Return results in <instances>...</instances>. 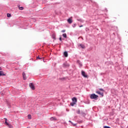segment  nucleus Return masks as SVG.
Masks as SVG:
<instances>
[{
    "mask_svg": "<svg viewBox=\"0 0 128 128\" xmlns=\"http://www.w3.org/2000/svg\"><path fill=\"white\" fill-rule=\"evenodd\" d=\"M98 96L94 94H92L90 96V98H91V100H98Z\"/></svg>",
    "mask_w": 128,
    "mask_h": 128,
    "instance_id": "1",
    "label": "nucleus"
},
{
    "mask_svg": "<svg viewBox=\"0 0 128 128\" xmlns=\"http://www.w3.org/2000/svg\"><path fill=\"white\" fill-rule=\"evenodd\" d=\"M30 87V88H32V90H36V88H34V84L32 83H30L29 84Z\"/></svg>",
    "mask_w": 128,
    "mask_h": 128,
    "instance_id": "2",
    "label": "nucleus"
},
{
    "mask_svg": "<svg viewBox=\"0 0 128 128\" xmlns=\"http://www.w3.org/2000/svg\"><path fill=\"white\" fill-rule=\"evenodd\" d=\"M82 74L84 78H88V75L86 74V72L84 71H82Z\"/></svg>",
    "mask_w": 128,
    "mask_h": 128,
    "instance_id": "3",
    "label": "nucleus"
},
{
    "mask_svg": "<svg viewBox=\"0 0 128 128\" xmlns=\"http://www.w3.org/2000/svg\"><path fill=\"white\" fill-rule=\"evenodd\" d=\"M96 94H100V96H104V92H100V91H96Z\"/></svg>",
    "mask_w": 128,
    "mask_h": 128,
    "instance_id": "4",
    "label": "nucleus"
},
{
    "mask_svg": "<svg viewBox=\"0 0 128 128\" xmlns=\"http://www.w3.org/2000/svg\"><path fill=\"white\" fill-rule=\"evenodd\" d=\"M22 76L24 80H26V73L24 72H22Z\"/></svg>",
    "mask_w": 128,
    "mask_h": 128,
    "instance_id": "5",
    "label": "nucleus"
},
{
    "mask_svg": "<svg viewBox=\"0 0 128 128\" xmlns=\"http://www.w3.org/2000/svg\"><path fill=\"white\" fill-rule=\"evenodd\" d=\"M72 100L73 102H74L75 104L76 103V102H78V100L76 99V98L74 97L72 98Z\"/></svg>",
    "mask_w": 128,
    "mask_h": 128,
    "instance_id": "6",
    "label": "nucleus"
},
{
    "mask_svg": "<svg viewBox=\"0 0 128 128\" xmlns=\"http://www.w3.org/2000/svg\"><path fill=\"white\" fill-rule=\"evenodd\" d=\"M68 24H72V18H69L68 20Z\"/></svg>",
    "mask_w": 128,
    "mask_h": 128,
    "instance_id": "7",
    "label": "nucleus"
},
{
    "mask_svg": "<svg viewBox=\"0 0 128 128\" xmlns=\"http://www.w3.org/2000/svg\"><path fill=\"white\" fill-rule=\"evenodd\" d=\"M6 76V74L4 72V71H0V76Z\"/></svg>",
    "mask_w": 128,
    "mask_h": 128,
    "instance_id": "8",
    "label": "nucleus"
},
{
    "mask_svg": "<svg viewBox=\"0 0 128 128\" xmlns=\"http://www.w3.org/2000/svg\"><path fill=\"white\" fill-rule=\"evenodd\" d=\"M64 56L66 58H68V52H64Z\"/></svg>",
    "mask_w": 128,
    "mask_h": 128,
    "instance_id": "9",
    "label": "nucleus"
},
{
    "mask_svg": "<svg viewBox=\"0 0 128 128\" xmlns=\"http://www.w3.org/2000/svg\"><path fill=\"white\" fill-rule=\"evenodd\" d=\"M78 46H80V48H85L84 45L82 44H79Z\"/></svg>",
    "mask_w": 128,
    "mask_h": 128,
    "instance_id": "10",
    "label": "nucleus"
},
{
    "mask_svg": "<svg viewBox=\"0 0 128 128\" xmlns=\"http://www.w3.org/2000/svg\"><path fill=\"white\" fill-rule=\"evenodd\" d=\"M50 120H56V117H52V118H50Z\"/></svg>",
    "mask_w": 128,
    "mask_h": 128,
    "instance_id": "11",
    "label": "nucleus"
},
{
    "mask_svg": "<svg viewBox=\"0 0 128 128\" xmlns=\"http://www.w3.org/2000/svg\"><path fill=\"white\" fill-rule=\"evenodd\" d=\"M18 8H19V10H24V7H22V6H18Z\"/></svg>",
    "mask_w": 128,
    "mask_h": 128,
    "instance_id": "12",
    "label": "nucleus"
},
{
    "mask_svg": "<svg viewBox=\"0 0 128 128\" xmlns=\"http://www.w3.org/2000/svg\"><path fill=\"white\" fill-rule=\"evenodd\" d=\"M62 36H64V38H67L66 34H62Z\"/></svg>",
    "mask_w": 128,
    "mask_h": 128,
    "instance_id": "13",
    "label": "nucleus"
},
{
    "mask_svg": "<svg viewBox=\"0 0 128 128\" xmlns=\"http://www.w3.org/2000/svg\"><path fill=\"white\" fill-rule=\"evenodd\" d=\"M74 104H76V103L74 102H71V103H70V106H74Z\"/></svg>",
    "mask_w": 128,
    "mask_h": 128,
    "instance_id": "14",
    "label": "nucleus"
},
{
    "mask_svg": "<svg viewBox=\"0 0 128 128\" xmlns=\"http://www.w3.org/2000/svg\"><path fill=\"white\" fill-rule=\"evenodd\" d=\"M28 120H32V116L30 114H28Z\"/></svg>",
    "mask_w": 128,
    "mask_h": 128,
    "instance_id": "15",
    "label": "nucleus"
},
{
    "mask_svg": "<svg viewBox=\"0 0 128 128\" xmlns=\"http://www.w3.org/2000/svg\"><path fill=\"white\" fill-rule=\"evenodd\" d=\"M99 90H100L102 92H104V90L102 88H99Z\"/></svg>",
    "mask_w": 128,
    "mask_h": 128,
    "instance_id": "16",
    "label": "nucleus"
},
{
    "mask_svg": "<svg viewBox=\"0 0 128 128\" xmlns=\"http://www.w3.org/2000/svg\"><path fill=\"white\" fill-rule=\"evenodd\" d=\"M7 16H8V18H10V16H12V15H10V14H8Z\"/></svg>",
    "mask_w": 128,
    "mask_h": 128,
    "instance_id": "17",
    "label": "nucleus"
},
{
    "mask_svg": "<svg viewBox=\"0 0 128 128\" xmlns=\"http://www.w3.org/2000/svg\"><path fill=\"white\" fill-rule=\"evenodd\" d=\"M5 124H6V126H10V124L7 121H5Z\"/></svg>",
    "mask_w": 128,
    "mask_h": 128,
    "instance_id": "18",
    "label": "nucleus"
},
{
    "mask_svg": "<svg viewBox=\"0 0 128 128\" xmlns=\"http://www.w3.org/2000/svg\"><path fill=\"white\" fill-rule=\"evenodd\" d=\"M79 22H82V19L78 20Z\"/></svg>",
    "mask_w": 128,
    "mask_h": 128,
    "instance_id": "19",
    "label": "nucleus"
},
{
    "mask_svg": "<svg viewBox=\"0 0 128 128\" xmlns=\"http://www.w3.org/2000/svg\"><path fill=\"white\" fill-rule=\"evenodd\" d=\"M37 60H42V58H40V56H38L36 58Z\"/></svg>",
    "mask_w": 128,
    "mask_h": 128,
    "instance_id": "20",
    "label": "nucleus"
},
{
    "mask_svg": "<svg viewBox=\"0 0 128 128\" xmlns=\"http://www.w3.org/2000/svg\"><path fill=\"white\" fill-rule=\"evenodd\" d=\"M77 114H80V110L77 111Z\"/></svg>",
    "mask_w": 128,
    "mask_h": 128,
    "instance_id": "21",
    "label": "nucleus"
},
{
    "mask_svg": "<svg viewBox=\"0 0 128 128\" xmlns=\"http://www.w3.org/2000/svg\"><path fill=\"white\" fill-rule=\"evenodd\" d=\"M104 128H110V127L108 126H104Z\"/></svg>",
    "mask_w": 128,
    "mask_h": 128,
    "instance_id": "22",
    "label": "nucleus"
},
{
    "mask_svg": "<svg viewBox=\"0 0 128 128\" xmlns=\"http://www.w3.org/2000/svg\"><path fill=\"white\" fill-rule=\"evenodd\" d=\"M62 32H66V30H64L62 31Z\"/></svg>",
    "mask_w": 128,
    "mask_h": 128,
    "instance_id": "23",
    "label": "nucleus"
},
{
    "mask_svg": "<svg viewBox=\"0 0 128 128\" xmlns=\"http://www.w3.org/2000/svg\"><path fill=\"white\" fill-rule=\"evenodd\" d=\"M53 38H54V40H56V36H53Z\"/></svg>",
    "mask_w": 128,
    "mask_h": 128,
    "instance_id": "24",
    "label": "nucleus"
},
{
    "mask_svg": "<svg viewBox=\"0 0 128 128\" xmlns=\"http://www.w3.org/2000/svg\"><path fill=\"white\" fill-rule=\"evenodd\" d=\"M59 40H60L62 41V37H60Z\"/></svg>",
    "mask_w": 128,
    "mask_h": 128,
    "instance_id": "25",
    "label": "nucleus"
},
{
    "mask_svg": "<svg viewBox=\"0 0 128 128\" xmlns=\"http://www.w3.org/2000/svg\"><path fill=\"white\" fill-rule=\"evenodd\" d=\"M82 26H84L82 25L80 26V28H82Z\"/></svg>",
    "mask_w": 128,
    "mask_h": 128,
    "instance_id": "26",
    "label": "nucleus"
},
{
    "mask_svg": "<svg viewBox=\"0 0 128 128\" xmlns=\"http://www.w3.org/2000/svg\"><path fill=\"white\" fill-rule=\"evenodd\" d=\"M69 122H71V124H72V122L70 120L69 121Z\"/></svg>",
    "mask_w": 128,
    "mask_h": 128,
    "instance_id": "27",
    "label": "nucleus"
},
{
    "mask_svg": "<svg viewBox=\"0 0 128 128\" xmlns=\"http://www.w3.org/2000/svg\"><path fill=\"white\" fill-rule=\"evenodd\" d=\"M4 120H6H6H8V119H6V118H4Z\"/></svg>",
    "mask_w": 128,
    "mask_h": 128,
    "instance_id": "28",
    "label": "nucleus"
},
{
    "mask_svg": "<svg viewBox=\"0 0 128 128\" xmlns=\"http://www.w3.org/2000/svg\"><path fill=\"white\" fill-rule=\"evenodd\" d=\"M61 80H64V78H62Z\"/></svg>",
    "mask_w": 128,
    "mask_h": 128,
    "instance_id": "29",
    "label": "nucleus"
},
{
    "mask_svg": "<svg viewBox=\"0 0 128 128\" xmlns=\"http://www.w3.org/2000/svg\"><path fill=\"white\" fill-rule=\"evenodd\" d=\"M64 66H66V64H64Z\"/></svg>",
    "mask_w": 128,
    "mask_h": 128,
    "instance_id": "30",
    "label": "nucleus"
},
{
    "mask_svg": "<svg viewBox=\"0 0 128 128\" xmlns=\"http://www.w3.org/2000/svg\"><path fill=\"white\" fill-rule=\"evenodd\" d=\"M76 26V24H74V26Z\"/></svg>",
    "mask_w": 128,
    "mask_h": 128,
    "instance_id": "31",
    "label": "nucleus"
},
{
    "mask_svg": "<svg viewBox=\"0 0 128 128\" xmlns=\"http://www.w3.org/2000/svg\"><path fill=\"white\" fill-rule=\"evenodd\" d=\"M2 70V68H0V70Z\"/></svg>",
    "mask_w": 128,
    "mask_h": 128,
    "instance_id": "32",
    "label": "nucleus"
},
{
    "mask_svg": "<svg viewBox=\"0 0 128 128\" xmlns=\"http://www.w3.org/2000/svg\"><path fill=\"white\" fill-rule=\"evenodd\" d=\"M67 66H68V65H67Z\"/></svg>",
    "mask_w": 128,
    "mask_h": 128,
    "instance_id": "33",
    "label": "nucleus"
}]
</instances>
